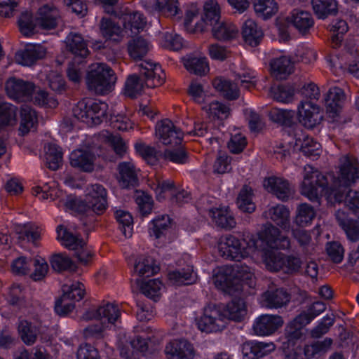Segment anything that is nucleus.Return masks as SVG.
<instances>
[{
    "label": "nucleus",
    "mask_w": 359,
    "mask_h": 359,
    "mask_svg": "<svg viewBox=\"0 0 359 359\" xmlns=\"http://www.w3.org/2000/svg\"><path fill=\"white\" fill-rule=\"evenodd\" d=\"M328 180L316 168L306 165L304 168L301 194L311 201L319 203L323 194L328 203L334 205L344 202L353 212H359V192L348 188L327 189Z\"/></svg>",
    "instance_id": "nucleus-1"
},
{
    "label": "nucleus",
    "mask_w": 359,
    "mask_h": 359,
    "mask_svg": "<svg viewBox=\"0 0 359 359\" xmlns=\"http://www.w3.org/2000/svg\"><path fill=\"white\" fill-rule=\"evenodd\" d=\"M138 66L144 83L137 74H134L128 77L125 84V94L131 98L141 95L144 85L148 88H155L162 85L165 80V74L159 64L143 60Z\"/></svg>",
    "instance_id": "nucleus-2"
},
{
    "label": "nucleus",
    "mask_w": 359,
    "mask_h": 359,
    "mask_svg": "<svg viewBox=\"0 0 359 359\" xmlns=\"http://www.w3.org/2000/svg\"><path fill=\"white\" fill-rule=\"evenodd\" d=\"M66 205L90 217V222H93L95 217L102 215L108 207L107 191L101 184H91L86 188L83 200H70L66 203Z\"/></svg>",
    "instance_id": "nucleus-3"
},
{
    "label": "nucleus",
    "mask_w": 359,
    "mask_h": 359,
    "mask_svg": "<svg viewBox=\"0 0 359 359\" xmlns=\"http://www.w3.org/2000/svg\"><path fill=\"white\" fill-rule=\"evenodd\" d=\"M254 277L252 269L246 264L236 263L225 267L216 277L217 287L230 295L241 290V281L250 280Z\"/></svg>",
    "instance_id": "nucleus-4"
},
{
    "label": "nucleus",
    "mask_w": 359,
    "mask_h": 359,
    "mask_svg": "<svg viewBox=\"0 0 359 359\" xmlns=\"http://www.w3.org/2000/svg\"><path fill=\"white\" fill-rule=\"evenodd\" d=\"M257 249V240L251 234L243 235L242 241L232 235L226 236L224 241L219 243L218 250L219 255L226 259L240 261L248 257Z\"/></svg>",
    "instance_id": "nucleus-5"
},
{
    "label": "nucleus",
    "mask_w": 359,
    "mask_h": 359,
    "mask_svg": "<svg viewBox=\"0 0 359 359\" xmlns=\"http://www.w3.org/2000/svg\"><path fill=\"white\" fill-rule=\"evenodd\" d=\"M116 80L114 71L108 65L96 63L90 67L86 76V84L90 91L102 95L111 90Z\"/></svg>",
    "instance_id": "nucleus-6"
},
{
    "label": "nucleus",
    "mask_w": 359,
    "mask_h": 359,
    "mask_svg": "<svg viewBox=\"0 0 359 359\" xmlns=\"http://www.w3.org/2000/svg\"><path fill=\"white\" fill-rule=\"evenodd\" d=\"M333 182L327 189L348 188L359 179V162L352 156L340 158L339 172L337 177H333Z\"/></svg>",
    "instance_id": "nucleus-7"
},
{
    "label": "nucleus",
    "mask_w": 359,
    "mask_h": 359,
    "mask_svg": "<svg viewBox=\"0 0 359 359\" xmlns=\"http://www.w3.org/2000/svg\"><path fill=\"white\" fill-rule=\"evenodd\" d=\"M226 323L225 315L215 304L205 306L203 316L196 321L198 329L205 332L220 331L226 327Z\"/></svg>",
    "instance_id": "nucleus-8"
},
{
    "label": "nucleus",
    "mask_w": 359,
    "mask_h": 359,
    "mask_svg": "<svg viewBox=\"0 0 359 359\" xmlns=\"http://www.w3.org/2000/svg\"><path fill=\"white\" fill-rule=\"evenodd\" d=\"M290 135L294 139L293 148L301 151L304 155L310 158H317L320 156V144L309 137L302 127L297 126L290 131Z\"/></svg>",
    "instance_id": "nucleus-9"
},
{
    "label": "nucleus",
    "mask_w": 359,
    "mask_h": 359,
    "mask_svg": "<svg viewBox=\"0 0 359 359\" xmlns=\"http://www.w3.org/2000/svg\"><path fill=\"white\" fill-rule=\"evenodd\" d=\"M156 135L162 144L172 147L180 144L183 136L182 132L168 119L156 124Z\"/></svg>",
    "instance_id": "nucleus-10"
},
{
    "label": "nucleus",
    "mask_w": 359,
    "mask_h": 359,
    "mask_svg": "<svg viewBox=\"0 0 359 359\" xmlns=\"http://www.w3.org/2000/svg\"><path fill=\"white\" fill-rule=\"evenodd\" d=\"M156 135L162 144L172 147L180 144L183 136L182 132L168 119L156 124Z\"/></svg>",
    "instance_id": "nucleus-11"
},
{
    "label": "nucleus",
    "mask_w": 359,
    "mask_h": 359,
    "mask_svg": "<svg viewBox=\"0 0 359 359\" xmlns=\"http://www.w3.org/2000/svg\"><path fill=\"white\" fill-rule=\"evenodd\" d=\"M156 135L162 144L172 147L180 144L183 136L182 132L168 119L156 124Z\"/></svg>",
    "instance_id": "nucleus-12"
},
{
    "label": "nucleus",
    "mask_w": 359,
    "mask_h": 359,
    "mask_svg": "<svg viewBox=\"0 0 359 359\" xmlns=\"http://www.w3.org/2000/svg\"><path fill=\"white\" fill-rule=\"evenodd\" d=\"M8 95L17 101L24 102L30 99L35 89V86L29 81L11 78L5 86Z\"/></svg>",
    "instance_id": "nucleus-13"
},
{
    "label": "nucleus",
    "mask_w": 359,
    "mask_h": 359,
    "mask_svg": "<svg viewBox=\"0 0 359 359\" xmlns=\"http://www.w3.org/2000/svg\"><path fill=\"white\" fill-rule=\"evenodd\" d=\"M120 310L116 305L107 303L100 306L96 309L88 311L82 317L85 320L99 319L101 322H105V325L114 324L119 318Z\"/></svg>",
    "instance_id": "nucleus-14"
},
{
    "label": "nucleus",
    "mask_w": 359,
    "mask_h": 359,
    "mask_svg": "<svg viewBox=\"0 0 359 359\" xmlns=\"http://www.w3.org/2000/svg\"><path fill=\"white\" fill-rule=\"evenodd\" d=\"M298 114L299 121L309 128L320 123L323 118L319 107L313 101H302L298 107Z\"/></svg>",
    "instance_id": "nucleus-15"
},
{
    "label": "nucleus",
    "mask_w": 359,
    "mask_h": 359,
    "mask_svg": "<svg viewBox=\"0 0 359 359\" xmlns=\"http://www.w3.org/2000/svg\"><path fill=\"white\" fill-rule=\"evenodd\" d=\"M290 294L283 287L270 288L262 295V304L268 309H280L288 304Z\"/></svg>",
    "instance_id": "nucleus-16"
},
{
    "label": "nucleus",
    "mask_w": 359,
    "mask_h": 359,
    "mask_svg": "<svg viewBox=\"0 0 359 359\" xmlns=\"http://www.w3.org/2000/svg\"><path fill=\"white\" fill-rule=\"evenodd\" d=\"M260 238L266 241L271 248L288 249L290 246V241L287 236H282L279 229L267 223L260 233Z\"/></svg>",
    "instance_id": "nucleus-17"
},
{
    "label": "nucleus",
    "mask_w": 359,
    "mask_h": 359,
    "mask_svg": "<svg viewBox=\"0 0 359 359\" xmlns=\"http://www.w3.org/2000/svg\"><path fill=\"white\" fill-rule=\"evenodd\" d=\"M283 323V318L278 315H262L256 319L253 330L257 335H270L282 327Z\"/></svg>",
    "instance_id": "nucleus-18"
},
{
    "label": "nucleus",
    "mask_w": 359,
    "mask_h": 359,
    "mask_svg": "<svg viewBox=\"0 0 359 359\" xmlns=\"http://www.w3.org/2000/svg\"><path fill=\"white\" fill-rule=\"evenodd\" d=\"M164 351L168 359H192L194 356L193 345L184 339L170 341Z\"/></svg>",
    "instance_id": "nucleus-19"
},
{
    "label": "nucleus",
    "mask_w": 359,
    "mask_h": 359,
    "mask_svg": "<svg viewBox=\"0 0 359 359\" xmlns=\"http://www.w3.org/2000/svg\"><path fill=\"white\" fill-rule=\"evenodd\" d=\"M264 185L268 191L283 201H287L294 193L289 182L280 177H270L265 180Z\"/></svg>",
    "instance_id": "nucleus-20"
},
{
    "label": "nucleus",
    "mask_w": 359,
    "mask_h": 359,
    "mask_svg": "<svg viewBox=\"0 0 359 359\" xmlns=\"http://www.w3.org/2000/svg\"><path fill=\"white\" fill-rule=\"evenodd\" d=\"M346 100V95L344 90L339 87L331 88L325 97V104L327 113L330 116H337Z\"/></svg>",
    "instance_id": "nucleus-21"
},
{
    "label": "nucleus",
    "mask_w": 359,
    "mask_h": 359,
    "mask_svg": "<svg viewBox=\"0 0 359 359\" xmlns=\"http://www.w3.org/2000/svg\"><path fill=\"white\" fill-rule=\"evenodd\" d=\"M46 49L41 45H27L24 50L16 53L15 61L24 66H31L45 57Z\"/></svg>",
    "instance_id": "nucleus-22"
},
{
    "label": "nucleus",
    "mask_w": 359,
    "mask_h": 359,
    "mask_svg": "<svg viewBox=\"0 0 359 359\" xmlns=\"http://www.w3.org/2000/svg\"><path fill=\"white\" fill-rule=\"evenodd\" d=\"M60 20V15L58 10L55 7L48 5L41 7L36 16L37 25L44 29H54Z\"/></svg>",
    "instance_id": "nucleus-23"
},
{
    "label": "nucleus",
    "mask_w": 359,
    "mask_h": 359,
    "mask_svg": "<svg viewBox=\"0 0 359 359\" xmlns=\"http://www.w3.org/2000/svg\"><path fill=\"white\" fill-rule=\"evenodd\" d=\"M339 225L345 231L346 235L351 242L359 241V217L351 219L344 211L337 210L335 213Z\"/></svg>",
    "instance_id": "nucleus-24"
},
{
    "label": "nucleus",
    "mask_w": 359,
    "mask_h": 359,
    "mask_svg": "<svg viewBox=\"0 0 359 359\" xmlns=\"http://www.w3.org/2000/svg\"><path fill=\"white\" fill-rule=\"evenodd\" d=\"M65 43L67 50L74 55V60H81L88 55L86 42L81 34L69 33Z\"/></svg>",
    "instance_id": "nucleus-25"
},
{
    "label": "nucleus",
    "mask_w": 359,
    "mask_h": 359,
    "mask_svg": "<svg viewBox=\"0 0 359 359\" xmlns=\"http://www.w3.org/2000/svg\"><path fill=\"white\" fill-rule=\"evenodd\" d=\"M95 159V155L91 151L85 149L74 151L69 156L71 165L85 172L93 170Z\"/></svg>",
    "instance_id": "nucleus-26"
},
{
    "label": "nucleus",
    "mask_w": 359,
    "mask_h": 359,
    "mask_svg": "<svg viewBox=\"0 0 359 359\" xmlns=\"http://www.w3.org/2000/svg\"><path fill=\"white\" fill-rule=\"evenodd\" d=\"M287 21L303 35L309 32L314 23L311 13L299 10H294L291 15L287 17Z\"/></svg>",
    "instance_id": "nucleus-27"
},
{
    "label": "nucleus",
    "mask_w": 359,
    "mask_h": 359,
    "mask_svg": "<svg viewBox=\"0 0 359 359\" xmlns=\"http://www.w3.org/2000/svg\"><path fill=\"white\" fill-rule=\"evenodd\" d=\"M293 63L285 56L273 59L270 62V72L277 80L285 79L293 72Z\"/></svg>",
    "instance_id": "nucleus-28"
},
{
    "label": "nucleus",
    "mask_w": 359,
    "mask_h": 359,
    "mask_svg": "<svg viewBox=\"0 0 359 359\" xmlns=\"http://www.w3.org/2000/svg\"><path fill=\"white\" fill-rule=\"evenodd\" d=\"M102 36L106 39L118 43L123 38V29L109 18H102L100 22Z\"/></svg>",
    "instance_id": "nucleus-29"
},
{
    "label": "nucleus",
    "mask_w": 359,
    "mask_h": 359,
    "mask_svg": "<svg viewBox=\"0 0 359 359\" xmlns=\"http://www.w3.org/2000/svg\"><path fill=\"white\" fill-rule=\"evenodd\" d=\"M212 86L227 100H235L239 97L240 93L237 83L222 76L213 79Z\"/></svg>",
    "instance_id": "nucleus-30"
},
{
    "label": "nucleus",
    "mask_w": 359,
    "mask_h": 359,
    "mask_svg": "<svg viewBox=\"0 0 359 359\" xmlns=\"http://www.w3.org/2000/svg\"><path fill=\"white\" fill-rule=\"evenodd\" d=\"M263 32L252 20H247L243 26L242 36L245 43L252 47L259 44L263 38Z\"/></svg>",
    "instance_id": "nucleus-31"
},
{
    "label": "nucleus",
    "mask_w": 359,
    "mask_h": 359,
    "mask_svg": "<svg viewBox=\"0 0 359 359\" xmlns=\"http://www.w3.org/2000/svg\"><path fill=\"white\" fill-rule=\"evenodd\" d=\"M263 216L266 219H271L283 229L290 227V212L283 205L271 207L263 213Z\"/></svg>",
    "instance_id": "nucleus-32"
},
{
    "label": "nucleus",
    "mask_w": 359,
    "mask_h": 359,
    "mask_svg": "<svg viewBox=\"0 0 359 359\" xmlns=\"http://www.w3.org/2000/svg\"><path fill=\"white\" fill-rule=\"evenodd\" d=\"M119 179L118 182L122 188L135 187L138 183V179L133 163L123 162L118 165Z\"/></svg>",
    "instance_id": "nucleus-33"
},
{
    "label": "nucleus",
    "mask_w": 359,
    "mask_h": 359,
    "mask_svg": "<svg viewBox=\"0 0 359 359\" xmlns=\"http://www.w3.org/2000/svg\"><path fill=\"white\" fill-rule=\"evenodd\" d=\"M124 29L130 31L131 34H137L144 29L147 21L138 11L128 12L122 15Z\"/></svg>",
    "instance_id": "nucleus-34"
},
{
    "label": "nucleus",
    "mask_w": 359,
    "mask_h": 359,
    "mask_svg": "<svg viewBox=\"0 0 359 359\" xmlns=\"http://www.w3.org/2000/svg\"><path fill=\"white\" fill-rule=\"evenodd\" d=\"M37 124L36 111L29 106H23L20 109V122L19 132L25 135L32 130H35Z\"/></svg>",
    "instance_id": "nucleus-35"
},
{
    "label": "nucleus",
    "mask_w": 359,
    "mask_h": 359,
    "mask_svg": "<svg viewBox=\"0 0 359 359\" xmlns=\"http://www.w3.org/2000/svg\"><path fill=\"white\" fill-rule=\"evenodd\" d=\"M225 318L234 321H241L247 313L245 302L241 299H234L224 309Z\"/></svg>",
    "instance_id": "nucleus-36"
},
{
    "label": "nucleus",
    "mask_w": 359,
    "mask_h": 359,
    "mask_svg": "<svg viewBox=\"0 0 359 359\" xmlns=\"http://www.w3.org/2000/svg\"><path fill=\"white\" fill-rule=\"evenodd\" d=\"M18 330L20 339L27 345L34 344L39 334V328L26 320H20Z\"/></svg>",
    "instance_id": "nucleus-37"
},
{
    "label": "nucleus",
    "mask_w": 359,
    "mask_h": 359,
    "mask_svg": "<svg viewBox=\"0 0 359 359\" xmlns=\"http://www.w3.org/2000/svg\"><path fill=\"white\" fill-rule=\"evenodd\" d=\"M168 278L172 284L176 285H191L196 280V275L194 273L192 266L170 271Z\"/></svg>",
    "instance_id": "nucleus-38"
},
{
    "label": "nucleus",
    "mask_w": 359,
    "mask_h": 359,
    "mask_svg": "<svg viewBox=\"0 0 359 359\" xmlns=\"http://www.w3.org/2000/svg\"><path fill=\"white\" fill-rule=\"evenodd\" d=\"M213 36L219 41H229L234 39L238 34V28L233 24L217 22L211 25Z\"/></svg>",
    "instance_id": "nucleus-39"
},
{
    "label": "nucleus",
    "mask_w": 359,
    "mask_h": 359,
    "mask_svg": "<svg viewBox=\"0 0 359 359\" xmlns=\"http://www.w3.org/2000/svg\"><path fill=\"white\" fill-rule=\"evenodd\" d=\"M209 214L218 226L231 229L236 226L235 219L228 208L212 209Z\"/></svg>",
    "instance_id": "nucleus-40"
},
{
    "label": "nucleus",
    "mask_w": 359,
    "mask_h": 359,
    "mask_svg": "<svg viewBox=\"0 0 359 359\" xmlns=\"http://www.w3.org/2000/svg\"><path fill=\"white\" fill-rule=\"evenodd\" d=\"M314 13L319 18H325L329 15H335L338 11L335 0H312Z\"/></svg>",
    "instance_id": "nucleus-41"
},
{
    "label": "nucleus",
    "mask_w": 359,
    "mask_h": 359,
    "mask_svg": "<svg viewBox=\"0 0 359 359\" xmlns=\"http://www.w3.org/2000/svg\"><path fill=\"white\" fill-rule=\"evenodd\" d=\"M252 4L257 15L264 20L270 18L278 10V4L274 0H255Z\"/></svg>",
    "instance_id": "nucleus-42"
},
{
    "label": "nucleus",
    "mask_w": 359,
    "mask_h": 359,
    "mask_svg": "<svg viewBox=\"0 0 359 359\" xmlns=\"http://www.w3.org/2000/svg\"><path fill=\"white\" fill-rule=\"evenodd\" d=\"M17 110L15 106L0 100V130L16 123Z\"/></svg>",
    "instance_id": "nucleus-43"
},
{
    "label": "nucleus",
    "mask_w": 359,
    "mask_h": 359,
    "mask_svg": "<svg viewBox=\"0 0 359 359\" xmlns=\"http://www.w3.org/2000/svg\"><path fill=\"white\" fill-rule=\"evenodd\" d=\"M183 62L185 68L194 74L204 75L209 70L208 64L205 57L188 56L183 59Z\"/></svg>",
    "instance_id": "nucleus-44"
},
{
    "label": "nucleus",
    "mask_w": 359,
    "mask_h": 359,
    "mask_svg": "<svg viewBox=\"0 0 359 359\" xmlns=\"http://www.w3.org/2000/svg\"><path fill=\"white\" fill-rule=\"evenodd\" d=\"M128 50L132 58L141 60L149 50V43L144 39L137 37L129 41Z\"/></svg>",
    "instance_id": "nucleus-45"
},
{
    "label": "nucleus",
    "mask_w": 359,
    "mask_h": 359,
    "mask_svg": "<svg viewBox=\"0 0 359 359\" xmlns=\"http://www.w3.org/2000/svg\"><path fill=\"white\" fill-rule=\"evenodd\" d=\"M53 269L57 272L75 271L76 266L69 257L63 253L53 255L50 259Z\"/></svg>",
    "instance_id": "nucleus-46"
},
{
    "label": "nucleus",
    "mask_w": 359,
    "mask_h": 359,
    "mask_svg": "<svg viewBox=\"0 0 359 359\" xmlns=\"http://www.w3.org/2000/svg\"><path fill=\"white\" fill-rule=\"evenodd\" d=\"M252 190L248 186H244L238 196L237 205L238 208L248 213H252L255 210V205L252 200Z\"/></svg>",
    "instance_id": "nucleus-47"
},
{
    "label": "nucleus",
    "mask_w": 359,
    "mask_h": 359,
    "mask_svg": "<svg viewBox=\"0 0 359 359\" xmlns=\"http://www.w3.org/2000/svg\"><path fill=\"white\" fill-rule=\"evenodd\" d=\"M134 269L139 276L147 277L154 275L159 270L157 266H154V259L149 257L138 258L135 264Z\"/></svg>",
    "instance_id": "nucleus-48"
},
{
    "label": "nucleus",
    "mask_w": 359,
    "mask_h": 359,
    "mask_svg": "<svg viewBox=\"0 0 359 359\" xmlns=\"http://www.w3.org/2000/svg\"><path fill=\"white\" fill-rule=\"evenodd\" d=\"M90 123L98 125L106 116L108 105L105 102L88 100Z\"/></svg>",
    "instance_id": "nucleus-49"
},
{
    "label": "nucleus",
    "mask_w": 359,
    "mask_h": 359,
    "mask_svg": "<svg viewBox=\"0 0 359 359\" xmlns=\"http://www.w3.org/2000/svg\"><path fill=\"white\" fill-rule=\"evenodd\" d=\"M269 95L277 102L287 103L293 100L294 90L292 86L287 85L271 87Z\"/></svg>",
    "instance_id": "nucleus-50"
},
{
    "label": "nucleus",
    "mask_w": 359,
    "mask_h": 359,
    "mask_svg": "<svg viewBox=\"0 0 359 359\" xmlns=\"http://www.w3.org/2000/svg\"><path fill=\"white\" fill-rule=\"evenodd\" d=\"M62 153L59 147L55 144H50L46 151V163L47 167L56 170L62 165Z\"/></svg>",
    "instance_id": "nucleus-51"
},
{
    "label": "nucleus",
    "mask_w": 359,
    "mask_h": 359,
    "mask_svg": "<svg viewBox=\"0 0 359 359\" xmlns=\"http://www.w3.org/2000/svg\"><path fill=\"white\" fill-rule=\"evenodd\" d=\"M171 226V219L167 215L158 216L152 221L150 234L159 238L164 236Z\"/></svg>",
    "instance_id": "nucleus-52"
},
{
    "label": "nucleus",
    "mask_w": 359,
    "mask_h": 359,
    "mask_svg": "<svg viewBox=\"0 0 359 359\" xmlns=\"http://www.w3.org/2000/svg\"><path fill=\"white\" fill-rule=\"evenodd\" d=\"M203 21L206 24L212 25L220 19V8L215 0H208L204 4Z\"/></svg>",
    "instance_id": "nucleus-53"
},
{
    "label": "nucleus",
    "mask_w": 359,
    "mask_h": 359,
    "mask_svg": "<svg viewBox=\"0 0 359 359\" xmlns=\"http://www.w3.org/2000/svg\"><path fill=\"white\" fill-rule=\"evenodd\" d=\"M114 214L123 234L125 237L130 238L133 231V219L132 215L130 212L122 210H116Z\"/></svg>",
    "instance_id": "nucleus-54"
},
{
    "label": "nucleus",
    "mask_w": 359,
    "mask_h": 359,
    "mask_svg": "<svg viewBox=\"0 0 359 359\" xmlns=\"http://www.w3.org/2000/svg\"><path fill=\"white\" fill-rule=\"evenodd\" d=\"M135 147L137 152L151 165H156L161 156L154 147L142 142H137Z\"/></svg>",
    "instance_id": "nucleus-55"
},
{
    "label": "nucleus",
    "mask_w": 359,
    "mask_h": 359,
    "mask_svg": "<svg viewBox=\"0 0 359 359\" xmlns=\"http://www.w3.org/2000/svg\"><path fill=\"white\" fill-rule=\"evenodd\" d=\"M315 216L313 208L307 203H302L297 208L295 222L297 225L303 226L310 223Z\"/></svg>",
    "instance_id": "nucleus-56"
},
{
    "label": "nucleus",
    "mask_w": 359,
    "mask_h": 359,
    "mask_svg": "<svg viewBox=\"0 0 359 359\" xmlns=\"http://www.w3.org/2000/svg\"><path fill=\"white\" fill-rule=\"evenodd\" d=\"M326 309L325 304L322 302H316L306 311L297 316L298 320H303V324H309L313 318L319 316Z\"/></svg>",
    "instance_id": "nucleus-57"
},
{
    "label": "nucleus",
    "mask_w": 359,
    "mask_h": 359,
    "mask_svg": "<svg viewBox=\"0 0 359 359\" xmlns=\"http://www.w3.org/2000/svg\"><path fill=\"white\" fill-rule=\"evenodd\" d=\"M161 286V281L158 279H152L147 282H142L140 285V290L146 297L157 301L160 296Z\"/></svg>",
    "instance_id": "nucleus-58"
},
{
    "label": "nucleus",
    "mask_w": 359,
    "mask_h": 359,
    "mask_svg": "<svg viewBox=\"0 0 359 359\" xmlns=\"http://www.w3.org/2000/svg\"><path fill=\"white\" fill-rule=\"evenodd\" d=\"M19 234V239L27 240L34 245L39 246V241L41 239V229L38 226L25 224Z\"/></svg>",
    "instance_id": "nucleus-59"
},
{
    "label": "nucleus",
    "mask_w": 359,
    "mask_h": 359,
    "mask_svg": "<svg viewBox=\"0 0 359 359\" xmlns=\"http://www.w3.org/2000/svg\"><path fill=\"white\" fill-rule=\"evenodd\" d=\"M294 114L292 111L273 108L269 111V116L273 122L287 126L292 123Z\"/></svg>",
    "instance_id": "nucleus-60"
},
{
    "label": "nucleus",
    "mask_w": 359,
    "mask_h": 359,
    "mask_svg": "<svg viewBox=\"0 0 359 359\" xmlns=\"http://www.w3.org/2000/svg\"><path fill=\"white\" fill-rule=\"evenodd\" d=\"M57 238L62 241V244L69 250H74L80 245H83V241L78 239L66 229L59 226L57 229Z\"/></svg>",
    "instance_id": "nucleus-61"
},
{
    "label": "nucleus",
    "mask_w": 359,
    "mask_h": 359,
    "mask_svg": "<svg viewBox=\"0 0 359 359\" xmlns=\"http://www.w3.org/2000/svg\"><path fill=\"white\" fill-rule=\"evenodd\" d=\"M348 25L346 21L339 20L334 22L331 28L333 32L332 36V47L336 48L341 45L344 34L348 31Z\"/></svg>",
    "instance_id": "nucleus-62"
},
{
    "label": "nucleus",
    "mask_w": 359,
    "mask_h": 359,
    "mask_svg": "<svg viewBox=\"0 0 359 359\" xmlns=\"http://www.w3.org/2000/svg\"><path fill=\"white\" fill-rule=\"evenodd\" d=\"M64 294L69 296L71 300L80 301L85 294L84 285L80 282L73 283L71 285L65 284L62 287Z\"/></svg>",
    "instance_id": "nucleus-63"
},
{
    "label": "nucleus",
    "mask_w": 359,
    "mask_h": 359,
    "mask_svg": "<svg viewBox=\"0 0 359 359\" xmlns=\"http://www.w3.org/2000/svg\"><path fill=\"white\" fill-rule=\"evenodd\" d=\"M163 158L173 163L184 164L187 162L188 155L182 147L168 149L163 153Z\"/></svg>",
    "instance_id": "nucleus-64"
}]
</instances>
